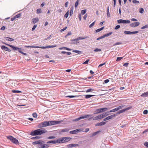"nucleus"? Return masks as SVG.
<instances>
[{
	"label": "nucleus",
	"mask_w": 148,
	"mask_h": 148,
	"mask_svg": "<svg viewBox=\"0 0 148 148\" xmlns=\"http://www.w3.org/2000/svg\"><path fill=\"white\" fill-rule=\"evenodd\" d=\"M47 132L46 130L43 128H40L31 132L30 134L32 136H36L41 135Z\"/></svg>",
	"instance_id": "f257e3e1"
},
{
	"label": "nucleus",
	"mask_w": 148,
	"mask_h": 148,
	"mask_svg": "<svg viewBox=\"0 0 148 148\" xmlns=\"http://www.w3.org/2000/svg\"><path fill=\"white\" fill-rule=\"evenodd\" d=\"M71 139V137H64L60 139H58V143H64L70 141Z\"/></svg>",
	"instance_id": "f03ea898"
},
{
	"label": "nucleus",
	"mask_w": 148,
	"mask_h": 148,
	"mask_svg": "<svg viewBox=\"0 0 148 148\" xmlns=\"http://www.w3.org/2000/svg\"><path fill=\"white\" fill-rule=\"evenodd\" d=\"M108 110V108H103L97 109L96 110V113L95 114H97L102 113Z\"/></svg>",
	"instance_id": "7ed1b4c3"
},
{
	"label": "nucleus",
	"mask_w": 148,
	"mask_h": 148,
	"mask_svg": "<svg viewBox=\"0 0 148 148\" xmlns=\"http://www.w3.org/2000/svg\"><path fill=\"white\" fill-rule=\"evenodd\" d=\"M4 44L7 45L8 46H10L12 48V49L14 51L18 50L19 52V51H21V50H22V49L20 48H18L17 47H14L12 45L8 44H7L6 43H4Z\"/></svg>",
	"instance_id": "20e7f679"
},
{
	"label": "nucleus",
	"mask_w": 148,
	"mask_h": 148,
	"mask_svg": "<svg viewBox=\"0 0 148 148\" xmlns=\"http://www.w3.org/2000/svg\"><path fill=\"white\" fill-rule=\"evenodd\" d=\"M117 22L119 23H130V21L128 20H124L123 19H119L117 20Z\"/></svg>",
	"instance_id": "39448f33"
},
{
	"label": "nucleus",
	"mask_w": 148,
	"mask_h": 148,
	"mask_svg": "<svg viewBox=\"0 0 148 148\" xmlns=\"http://www.w3.org/2000/svg\"><path fill=\"white\" fill-rule=\"evenodd\" d=\"M91 116V115H84L82 116H80V117L76 119H75L74 120V121H78L79 120L82 119L86 118H88V117H90Z\"/></svg>",
	"instance_id": "423d86ee"
},
{
	"label": "nucleus",
	"mask_w": 148,
	"mask_h": 148,
	"mask_svg": "<svg viewBox=\"0 0 148 148\" xmlns=\"http://www.w3.org/2000/svg\"><path fill=\"white\" fill-rule=\"evenodd\" d=\"M139 32L138 31H136L134 32H131L130 31H125L124 32V33L126 34H136Z\"/></svg>",
	"instance_id": "0eeeda50"
},
{
	"label": "nucleus",
	"mask_w": 148,
	"mask_h": 148,
	"mask_svg": "<svg viewBox=\"0 0 148 148\" xmlns=\"http://www.w3.org/2000/svg\"><path fill=\"white\" fill-rule=\"evenodd\" d=\"M49 126L56 125L60 123V122L58 121H48Z\"/></svg>",
	"instance_id": "6e6552de"
},
{
	"label": "nucleus",
	"mask_w": 148,
	"mask_h": 148,
	"mask_svg": "<svg viewBox=\"0 0 148 148\" xmlns=\"http://www.w3.org/2000/svg\"><path fill=\"white\" fill-rule=\"evenodd\" d=\"M140 23L138 22L131 23L130 26L132 27H135L138 26L140 25Z\"/></svg>",
	"instance_id": "1a4fd4ad"
},
{
	"label": "nucleus",
	"mask_w": 148,
	"mask_h": 148,
	"mask_svg": "<svg viewBox=\"0 0 148 148\" xmlns=\"http://www.w3.org/2000/svg\"><path fill=\"white\" fill-rule=\"evenodd\" d=\"M116 115L115 114L110 116L104 119L103 120L104 121H106L111 119L113 118Z\"/></svg>",
	"instance_id": "9d476101"
},
{
	"label": "nucleus",
	"mask_w": 148,
	"mask_h": 148,
	"mask_svg": "<svg viewBox=\"0 0 148 148\" xmlns=\"http://www.w3.org/2000/svg\"><path fill=\"white\" fill-rule=\"evenodd\" d=\"M81 130L80 129H78L77 130H74L73 131H70L69 132V133L71 134H76L77 133H78Z\"/></svg>",
	"instance_id": "9b49d317"
},
{
	"label": "nucleus",
	"mask_w": 148,
	"mask_h": 148,
	"mask_svg": "<svg viewBox=\"0 0 148 148\" xmlns=\"http://www.w3.org/2000/svg\"><path fill=\"white\" fill-rule=\"evenodd\" d=\"M130 108H131V107H128L126 108H125L123 110H120L117 112V114H119L121 113H123V112H125V111H126V110H128L130 109Z\"/></svg>",
	"instance_id": "f8f14e48"
},
{
	"label": "nucleus",
	"mask_w": 148,
	"mask_h": 148,
	"mask_svg": "<svg viewBox=\"0 0 148 148\" xmlns=\"http://www.w3.org/2000/svg\"><path fill=\"white\" fill-rule=\"evenodd\" d=\"M109 111H108L106 112H104L103 113L101 114V115L102 119L104 118L105 117L107 116L109 114Z\"/></svg>",
	"instance_id": "ddd939ff"
},
{
	"label": "nucleus",
	"mask_w": 148,
	"mask_h": 148,
	"mask_svg": "<svg viewBox=\"0 0 148 148\" xmlns=\"http://www.w3.org/2000/svg\"><path fill=\"white\" fill-rule=\"evenodd\" d=\"M79 145L77 144H69L67 145V147L69 148H72L74 147H77Z\"/></svg>",
	"instance_id": "4468645a"
},
{
	"label": "nucleus",
	"mask_w": 148,
	"mask_h": 148,
	"mask_svg": "<svg viewBox=\"0 0 148 148\" xmlns=\"http://www.w3.org/2000/svg\"><path fill=\"white\" fill-rule=\"evenodd\" d=\"M1 48L2 49H4L5 51H8L10 52L11 50H10L7 47L4 46H2L1 47Z\"/></svg>",
	"instance_id": "2eb2a0df"
},
{
	"label": "nucleus",
	"mask_w": 148,
	"mask_h": 148,
	"mask_svg": "<svg viewBox=\"0 0 148 148\" xmlns=\"http://www.w3.org/2000/svg\"><path fill=\"white\" fill-rule=\"evenodd\" d=\"M57 143H58V139L57 140H51L48 141L47 142V144H56Z\"/></svg>",
	"instance_id": "dca6fc26"
},
{
	"label": "nucleus",
	"mask_w": 148,
	"mask_h": 148,
	"mask_svg": "<svg viewBox=\"0 0 148 148\" xmlns=\"http://www.w3.org/2000/svg\"><path fill=\"white\" fill-rule=\"evenodd\" d=\"M106 122H102L99 123H98L96 124L95 125L96 126H102L105 125Z\"/></svg>",
	"instance_id": "f3484780"
},
{
	"label": "nucleus",
	"mask_w": 148,
	"mask_h": 148,
	"mask_svg": "<svg viewBox=\"0 0 148 148\" xmlns=\"http://www.w3.org/2000/svg\"><path fill=\"white\" fill-rule=\"evenodd\" d=\"M13 139V140L12 141L13 143L16 144H19V142H18V140L15 138L14 137Z\"/></svg>",
	"instance_id": "a211bd4d"
},
{
	"label": "nucleus",
	"mask_w": 148,
	"mask_h": 148,
	"mask_svg": "<svg viewBox=\"0 0 148 148\" xmlns=\"http://www.w3.org/2000/svg\"><path fill=\"white\" fill-rule=\"evenodd\" d=\"M102 119L101 114L99 115L96 116L94 117L93 118V120H97L99 119Z\"/></svg>",
	"instance_id": "6ab92c4d"
},
{
	"label": "nucleus",
	"mask_w": 148,
	"mask_h": 148,
	"mask_svg": "<svg viewBox=\"0 0 148 148\" xmlns=\"http://www.w3.org/2000/svg\"><path fill=\"white\" fill-rule=\"evenodd\" d=\"M44 127L49 126V122L47 121H44L42 122Z\"/></svg>",
	"instance_id": "aec40b11"
},
{
	"label": "nucleus",
	"mask_w": 148,
	"mask_h": 148,
	"mask_svg": "<svg viewBox=\"0 0 148 148\" xmlns=\"http://www.w3.org/2000/svg\"><path fill=\"white\" fill-rule=\"evenodd\" d=\"M39 19L38 18H36L32 19V21L33 23L35 24L38 22Z\"/></svg>",
	"instance_id": "412c9836"
},
{
	"label": "nucleus",
	"mask_w": 148,
	"mask_h": 148,
	"mask_svg": "<svg viewBox=\"0 0 148 148\" xmlns=\"http://www.w3.org/2000/svg\"><path fill=\"white\" fill-rule=\"evenodd\" d=\"M5 39L6 40L10 41H13L14 40V39L8 37H5Z\"/></svg>",
	"instance_id": "4be33fe9"
},
{
	"label": "nucleus",
	"mask_w": 148,
	"mask_h": 148,
	"mask_svg": "<svg viewBox=\"0 0 148 148\" xmlns=\"http://www.w3.org/2000/svg\"><path fill=\"white\" fill-rule=\"evenodd\" d=\"M40 143H40L39 145H38V147L39 148H42V147L44 145V143H45V142L44 141L42 140Z\"/></svg>",
	"instance_id": "5701e85b"
},
{
	"label": "nucleus",
	"mask_w": 148,
	"mask_h": 148,
	"mask_svg": "<svg viewBox=\"0 0 148 148\" xmlns=\"http://www.w3.org/2000/svg\"><path fill=\"white\" fill-rule=\"evenodd\" d=\"M141 96L143 97H147L148 96V91L143 93Z\"/></svg>",
	"instance_id": "b1692460"
},
{
	"label": "nucleus",
	"mask_w": 148,
	"mask_h": 148,
	"mask_svg": "<svg viewBox=\"0 0 148 148\" xmlns=\"http://www.w3.org/2000/svg\"><path fill=\"white\" fill-rule=\"evenodd\" d=\"M42 140H38L34 142L33 143V144L34 145H37L38 144V145H39L40 143H41V142Z\"/></svg>",
	"instance_id": "393cba45"
},
{
	"label": "nucleus",
	"mask_w": 148,
	"mask_h": 148,
	"mask_svg": "<svg viewBox=\"0 0 148 148\" xmlns=\"http://www.w3.org/2000/svg\"><path fill=\"white\" fill-rule=\"evenodd\" d=\"M93 96H94V95H84L86 99H88L90 98Z\"/></svg>",
	"instance_id": "a878e982"
},
{
	"label": "nucleus",
	"mask_w": 148,
	"mask_h": 148,
	"mask_svg": "<svg viewBox=\"0 0 148 148\" xmlns=\"http://www.w3.org/2000/svg\"><path fill=\"white\" fill-rule=\"evenodd\" d=\"M104 28V27H103L100 28L98 29L95 31L96 33H98L102 30Z\"/></svg>",
	"instance_id": "bb28decb"
},
{
	"label": "nucleus",
	"mask_w": 148,
	"mask_h": 148,
	"mask_svg": "<svg viewBox=\"0 0 148 148\" xmlns=\"http://www.w3.org/2000/svg\"><path fill=\"white\" fill-rule=\"evenodd\" d=\"M109 7L108 6L107 8V16L108 17H109L110 16V14L109 12Z\"/></svg>",
	"instance_id": "cd10ccee"
},
{
	"label": "nucleus",
	"mask_w": 148,
	"mask_h": 148,
	"mask_svg": "<svg viewBox=\"0 0 148 148\" xmlns=\"http://www.w3.org/2000/svg\"><path fill=\"white\" fill-rule=\"evenodd\" d=\"M73 52L79 54H81L82 53L81 51L77 50H73Z\"/></svg>",
	"instance_id": "c85d7f7f"
},
{
	"label": "nucleus",
	"mask_w": 148,
	"mask_h": 148,
	"mask_svg": "<svg viewBox=\"0 0 148 148\" xmlns=\"http://www.w3.org/2000/svg\"><path fill=\"white\" fill-rule=\"evenodd\" d=\"M69 130L67 128H64L61 130V132H68Z\"/></svg>",
	"instance_id": "c756f323"
},
{
	"label": "nucleus",
	"mask_w": 148,
	"mask_h": 148,
	"mask_svg": "<svg viewBox=\"0 0 148 148\" xmlns=\"http://www.w3.org/2000/svg\"><path fill=\"white\" fill-rule=\"evenodd\" d=\"M77 96H76V95H75V96H74V95H68V96H66L65 97L66 98L69 97L70 98H73V97H77Z\"/></svg>",
	"instance_id": "7c9ffc66"
},
{
	"label": "nucleus",
	"mask_w": 148,
	"mask_h": 148,
	"mask_svg": "<svg viewBox=\"0 0 148 148\" xmlns=\"http://www.w3.org/2000/svg\"><path fill=\"white\" fill-rule=\"evenodd\" d=\"M38 48H40L42 49H46L51 48L50 46H47L46 47H39Z\"/></svg>",
	"instance_id": "2f4dec72"
},
{
	"label": "nucleus",
	"mask_w": 148,
	"mask_h": 148,
	"mask_svg": "<svg viewBox=\"0 0 148 148\" xmlns=\"http://www.w3.org/2000/svg\"><path fill=\"white\" fill-rule=\"evenodd\" d=\"M112 32H110V33L105 34V35H104L105 36V37H108L111 35L112 34Z\"/></svg>",
	"instance_id": "473e14b6"
},
{
	"label": "nucleus",
	"mask_w": 148,
	"mask_h": 148,
	"mask_svg": "<svg viewBox=\"0 0 148 148\" xmlns=\"http://www.w3.org/2000/svg\"><path fill=\"white\" fill-rule=\"evenodd\" d=\"M13 138L14 137L13 136H7V138L8 139L10 140L11 141L13 140Z\"/></svg>",
	"instance_id": "72a5a7b5"
},
{
	"label": "nucleus",
	"mask_w": 148,
	"mask_h": 148,
	"mask_svg": "<svg viewBox=\"0 0 148 148\" xmlns=\"http://www.w3.org/2000/svg\"><path fill=\"white\" fill-rule=\"evenodd\" d=\"M38 127L39 128H42L44 127V126L42 122L38 124Z\"/></svg>",
	"instance_id": "f704fd0d"
},
{
	"label": "nucleus",
	"mask_w": 148,
	"mask_h": 148,
	"mask_svg": "<svg viewBox=\"0 0 148 148\" xmlns=\"http://www.w3.org/2000/svg\"><path fill=\"white\" fill-rule=\"evenodd\" d=\"M49 145L44 143V145L42 147V148H47L49 147Z\"/></svg>",
	"instance_id": "c9c22d12"
},
{
	"label": "nucleus",
	"mask_w": 148,
	"mask_h": 148,
	"mask_svg": "<svg viewBox=\"0 0 148 148\" xmlns=\"http://www.w3.org/2000/svg\"><path fill=\"white\" fill-rule=\"evenodd\" d=\"M139 12L141 14L143 13L144 11V9L142 8H140L139 9Z\"/></svg>",
	"instance_id": "e433bc0d"
},
{
	"label": "nucleus",
	"mask_w": 148,
	"mask_h": 148,
	"mask_svg": "<svg viewBox=\"0 0 148 148\" xmlns=\"http://www.w3.org/2000/svg\"><path fill=\"white\" fill-rule=\"evenodd\" d=\"M118 111L117 109L116 108L112 110H110V111H109V112H116V111Z\"/></svg>",
	"instance_id": "4c0bfd02"
},
{
	"label": "nucleus",
	"mask_w": 148,
	"mask_h": 148,
	"mask_svg": "<svg viewBox=\"0 0 148 148\" xmlns=\"http://www.w3.org/2000/svg\"><path fill=\"white\" fill-rule=\"evenodd\" d=\"M79 1V0H77V1L75 3V8H76L78 4V3Z\"/></svg>",
	"instance_id": "58836bf2"
},
{
	"label": "nucleus",
	"mask_w": 148,
	"mask_h": 148,
	"mask_svg": "<svg viewBox=\"0 0 148 148\" xmlns=\"http://www.w3.org/2000/svg\"><path fill=\"white\" fill-rule=\"evenodd\" d=\"M12 91L13 92L16 93H18L21 92L20 91L16 90H12Z\"/></svg>",
	"instance_id": "ea45409f"
},
{
	"label": "nucleus",
	"mask_w": 148,
	"mask_h": 148,
	"mask_svg": "<svg viewBox=\"0 0 148 148\" xmlns=\"http://www.w3.org/2000/svg\"><path fill=\"white\" fill-rule=\"evenodd\" d=\"M73 8H71V10L70 12V16H71L73 14Z\"/></svg>",
	"instance_id": "a19ab883"
},
{
	"label": "nucleus",
	"mask_w": 148,
	"mask_h": 148,
	"mask_svg": "<svg viewBox=\"0 0 148 148\" xmlns=\"http://www.w3.org/2000/svg\"><path fill=\"white\" fill-rule=\"evenodd\" d=\"M94 90L93 89H92V88H89V89H88V90H87L86 91V92H92V91H93Z\"/></svg>",
	"instance_id": "79ce46f5"
},
{
	"label": "nucleus",
	"mask_w": 148,
	"mask_h": 148,
	"mask_svg": "<svg viewBox=\"0 0 148 148\" xmlns=\"http://www.w3.org/2000/svg\"><path fill=\"white\" fill-rule=\"evenodd\" d=\"M36 12L38 14L41 13H42L41 10L40 9H37L36 10Z\"/></svg>",
	"instance_id": "37998d69"
},
{
	"label": "nucleus",
	"mask_w": 148,
	"mask_h": 148,
	"mask_svg": "<svg viewBox=\"0 0 148 148\" xmlns=\"http://www.w3.org/2000/svg\"><path fill=\"white\" fill-rule=\"evenodd\" d=\"M86 10H82L81 11V14L82 15L86 13Z\"/></svg>",
	"instance_id": "c03bdc74"
},
{
	"label": "nucleus",
	"mask_w": 148,
	"mask_h": 148,
	"mask_svg": "<svg viewBox=\"0 0 148 148\" xmlns=\"http://www.w3.org/2000/svg\"><path fill=\"white\" fill-rule=\"evenodd\" d=\"M132 2L134 3H139V1L136 0H132Z\"/></svg>",
	"instance_id": "a18cd8bd"
},
{
	"label": "nucleus",
	"mask_w": 148,
	"mask_h": 148,
	"mask_svg": "<svg viewBox=\"0 0 148 148\" xmlns=\"http://www.w3.org/2000/svg\"><path fill=\"white\" fill-rule=\"evenodd\" d=\"M27 48L29 47H32V48H38L39 46H27L25 47Z\"/></svg>",
	"instance_id": "49530a36"
},
{
	"label": "nucleus",
	"mask_w": 148,
	"mask_h": 148,
	"mask_svg": "<svg viewBox=\"0 0 148 148\" xmlns=\"http://www.w3.org/2000/svg\"><path fill=\"white\" fill-rule=\"evenodd\" d=\"M101 51V49L98 48H96L94 50V51L95 52Z\"/></svg>",
	"instance_id": "de8ad7c7"
},
{
	"label": "nucleus",
	"mask_w": 148,
	"mask_h": 148,
	"mask_svg": "<svg viewBox=\"0 0 148 148\" xmlns=\"http://www.w3.org/2000/svg\"><path fill=\"white\" fill-rule=\"evenodd\" d=\"M21 16V14H18L16 15L14 17L15 18H18L20 17Z\"/></svg>",
	"instance_id": "09e8293b"
},
{
	"label": "nucleus",
	"mask_w": 148,
	"mask_h": 148,
	"mask_svg": "<svg viewBox=\"0 0 148 148\" xmlns=\"http://www.w3.org/2000/svg\"><path fill=\"white\" fill-rule=\"evenodd\" d=\"M40 138V137L39 136H37L35 137H33L32 138V139H37Z\"/></svg>",
	"instance_id": "8fccbe9b"
},
{
	"label": "nucleus",
	"mask_w": 148,
	"mask_h": 148,
	"mask_svg": "<svg viewBox=\"0 0 148 148\" xmlns=\"http://www.w3.org/2000/svg\"><path fill=\"white\" fill-rule=\"evenodd\" d=\"M79 37V40H83V39L87 38H88V37L87 36H86L84 37Z\"/></svg>",
	"instance_id": "3c124183"
},
{
	"label": "nucleus",
	"mask_w": 148,
	"mask_h": 148,
	"mask_svg": "<svg viewBox=\"0 0 148 148\" xmlns=\"http://www.w3.org/2000/svg\"><path fill=\"white\" fill-rule=\"evenodd\" d=\"M123 57H118L117 58L116 60V61H120L123 58Z\"/></svg>",
	"instance_id": "603ef678"
},
{
	"label": "nucleus",
	"mask_w": 148,
	"mask_h": 148,
	"mask_svg": "<svg viewBox=\"0 0 148 148\" xmlns=\"http://www.w3.org/2000/svg\"><path fill=\"white\" fill-rule=\"evenodd\" d=\"M148 28V24L145 25L141 27V29H143L146 28Z\"/></svg>",
	"instance_id": "864d4df0"
},
{
	"label": "nucleus",
	"mask_w": 148,
	"mask_h": 148,
	"mask_svg": "<svg viewBox=\"0 0 148 148\" xmlns=\"http://www.w3.org/2000/svg\"><path fill=\"white\" fill-rule=\"evenodd\" d=\"M33 117L34 118H36L37 116V114L36 113H34L32 114Z\"/></svg>",
	"instance_id": "5fc2aeb1"
},
{
	"label": "nucleus",
	"mask_w": 148,
	"mask_h": 148,
	"mask_svg": "<svg viewBox=\"0 0 148 148\" xmlns=\"http://www.w3.org/2000/svg\"><path fill=\"white\" fill-rule=\"evenodd\" d=\"M69 11H68L64 15V16L65 17L67 18L68 17L69 15Z\"/></svg>",
	"instance_id": "6e6d98bb"
},
{
	"label": "nucleus",
	"mask_w": 148,
	"mask_h": 148,
	"mask_svg": "<svg viewBox=\"0 0 148 148\" xmlns=\"http://www.w3.org/2000/svg\"><path fill=\"white\" fill-rule=\"evenodd\" d=\"M89 61V59H87L86 60V61L84 62L83 64H88V62Z\"/></svg>",
	"instance_id": "4d7b16f0"
},
{
	"label": "nucleus",
	"mask_w": 148,
	"mask_h": 148,
	"mask_svg": "<svg viewBox=\"0 0 148 148\" xmlns=\"http://www.w3.org/2000/svg\"><path fill=\"white\" fill-rule=\"evenodd\" d=\"M95 21L94 22H93L92 23H91L90 25H89V27L90 28H91L95 24Z\"/></svg>",
	"instance_id": "13d9d810"
},
{
	"label": "nucleus",
	"mask_w": 148,
	"mask_h": 148,
	"mask_svg": "<svg viewBox=\"0 0 148 148\" xmlns=\"http://www.w3.org/2000/svg\"><path fill=\"white\" fill-rule=\"evenodd\" d=\"M37 25H34L32 29V31H34Z\"/></svg>",
	"instance_id": "bf43d9fd"
},
{
	"label": "nucleus",
	"mask_w": 148,
	"mask_h": 148,
	"mask_svg": "<svg viewBox=\"0 0 148 148\" xmlns=\"http://www.w3.org/2000/svg\"><path fill=\"white\" fill-rule=\"evenodd\" d=\"M99 132L97 131L96 132H94L92 135V136H95L97 134H98V133H99Z\"/></svg>",
	"instance_id": "052dcab7"
},
{
	"label": "nucleus",
	"mask_w": 148,
	"mask_h": 148,
	"mask_svg": "<svg viewBox=\"0 0 148 148\" xmlns=\"http://www.w3.org/2000/svg\"><path fill=\"white\" fill-rule=\"evenodd\" d=\"M120 27V25H117L116 26V27L115 28V29L116 30L117 29H119Z\"/></svg>",
	"instance_id": "680f3d73"
},
{
	"label": "nucleus",
	"mask_w": 148,
	"mask_h": 148,
	"mask_svg": "<svg viewBox=\"0 0 148 148\" xmlns=\"http://www.w3.org/2000/svg\"><path fill=\"white\" fill-rule=\"evenodd\" d=\"M48 139H54L55 138V137L54 136H50L48 138Z\"/></svg>",
	"instance_id": "e2e57ef3"
},
{
	"label": "nucleus",
	"mask_w": 148,
	"mask_h": 148,
	"mask_svg": "<svg viewBox=\"0 0 148 148\" xmlns=\"http://www.w3.org/2000/svg\"><path fill=\"white\" fill-rule=\"evenodd\" d=\"M145 146L148 147V142H146L144 144Z\"/></svg>",
	"instance_id": "0e129e2a"
},
{
	"label": "nucleus",
	"mask_w": 148,
	"mask_h": 148,
	"mask_svg": "<svg viewBox=\"0 0 148 148\" xmlns=\"http://www.w3.org/2000/svg\"><path fill=\"white\" fill-rule=\"evenodd\" d=\"M123 107V106H119V107H118L116 108L117 109V110H119L122 109Z\"/></svg>",
	"instance_id": "69168bd1"
},
{
	"label": "nucleus",
	"mask_w": 148,
	"mask_h": 148,
	"mask_svg": "<svg viewBox=\"0 0 148 148\" xmlns=\"http://www.w3.org/2000/svg\"><path fill=\"white\" fill-rule=\"evenodd\" d=\"M19 52L25 56H27V55L26 53L23 52L22 51H21H21H19Z\"/></svg>",
	"instance_id": "338daca9"
},
{
	"label": "nucleus",
	"mask_w": 148,
	"mask_h": 148,
	"mask_svg": "<svg viewBox=\"0 0 148 148\" xmlns=\"http://www.w3.org/2000/svg\"><path fill=\"white\" fill-rule=\"evenodd\" d=\"M128 63H125L123 64V66H124L127 67L128 66Z\"/></svg>",
	"instance_id": "774afa93"
}]
</instances>
